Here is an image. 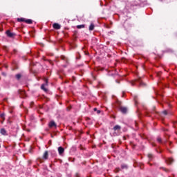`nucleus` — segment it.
<instances>
[{"label": "nucleus", "mask_w": 177, "mask_h": 177, "mask_svg": "<svg viewBox=\"0 0 177 177\" xmlns=\"http://www.w3.org/2000/svg\"><path fill=\"white\" fill-rule=\"evenodd\" d=\"M44 81L46 83L43 84L41 85V88L43 91H44V92H48V89L46 88H45V86H46V85H48V79H45Z\"/></svg>", "instance_id": "f257e3e1"}, {"label": "nucleus", "mask_w": 177, "mask_h": 177, "mask_svg": "<svg viewBox=\"0 0 177 177\" xmlns=\"http://www.w3.org/2000/svg\"><path fill=\"white\" fill-rule=\"evenodd\" d=\"M6 35H8V37H9L10 38H13L15 36V33L10 32V30H7L6 31Z\"/></svg>", "instance_id": "f03ea898"}, {"label": "nucleus", "mask_w": 177, "mask_h": 177, "mask_svg": "<svg viewBox=\"0 0 177 177\" xmlns=\"http://www.w3.org/2000/svg\"><path fill=\"white\" fill-rule=\"evenodd\" d=\"M48 157H49V153L48 152V151H46L43 154V160H48Z\"/></svg>", "instance_id": "7ed1b4c3"}, {"label": "nucleus", "mask_w": 177, "mask_h": 177, "mask_svg": "<svg viewBox=\"0 0 177 177\" xmlns=\"http://www.w3.org/2000/svg\"><path fill=\"white\" fill-rule=\"evenodd\" d=\"M48 127H49V128H53V127H55V128H56L57 125L54 121H51V122H50Z\"/></svg>", "instance_id": "20e7f679"}, {"label": "nucleus", "mask_w": 177, "mask_h": 177, "mask_svg": "<svg viewBox=\"0 0 177 177\" xmlns=\"http://www.w3.org/2000/svg\"><path fill=\"white\" fill-rule=\"evenodd\" d=\"M58 153L60 156H62V154L63 153H64V148L62 147H58Z\"/></svg>", "instance_id": "39448f33"}, {"label": "nucleus", "mask_w": 177, "mask_h": 177, "mask_svg": "<svg viewBox=\"0 0 177 177\" xmlns=\"http://www.w3.org/2000/svg\"><path fill=\"white\" fill-rule=\"evenodd\" d=\"M120 109L121 113H123V114H125L127 111H128V109H127V107L121 106Z\"/></svg>", "instance_id": "423d86ee"}, {"label": "nucleus", "mask_w": 177, "mask_h": 177, "mask_svg": "<svg viewBox=\"0 0 177 177\" xmlns=\"http://www.w3.org/2000/svg\"><path fill=\"white\" fill-rule=\"evenodd\" d=\"M53 28H55V30H60V25L59 24H54L53 25Z\"/></svg>", "instance_id": "0eeeda50"}, {"label": "nucleus", "mask_w": 177, "mask_h": 177, "mask_svg": "<svg viewBox=\"0 0 177 177\" xmlns=\"http://www.w3.org/2000/svg\"><path fill=\"white\" fill-rule=\"evenodd\" d=\"M0 133H1V135H8V133L6 132V130L5 129H1Z\"/></svg>", "instance_id": "6e6552de"}, {"label": "nucleus", "mask_w": 177, "mask_h": 177, "mask_svg": "<svg viewBox=\"0 0 177 177\" xmlns=\"http://www.w3.org/2000/svg\"><path fill=\"white\" fill-rule=\"evenodd\" d=\"M121 130V126L120 125H115L113 127V131H120Z\"/></svg>", "instance_id": "1a4fd4ad"}, {"label": "nucleus", "mask_w": 177, "mask_h": 177, "mask_svg": "<svg viewBox=\"0 0 177 177\" xmlns=\"http://www.w3.org/2000/svg\"><path fill=\"white\" fill-rule=\"evenodd\" d=\"M138 82L139 83L140 86H146V84L142 82V80H139Z\"/></svg>", "instance_id": "9d476101"}, {"label": "nucleus", "mask_w": 177, "mask_h": 177, "mask_svg": "<svg viewBox=\"0 0 177 177\" xmlns=\"http://www.w3.org/2000/svg\"><path fill=\"white\" fill-rule=\"evenodd\" d=\"M166 162H167L168 164H172V162H174V159L168 158L167 160H166Z\"/></svg>", "instance_id": "9b49d317"}, {"label": "nucleus", "mask_w": 177, "mask_h": 177, "mask_svg": "<svg viewBox=\"0 0 177 177\" xmlns=\"http://www.w3.org/2000/svg\"><path fill=\"white\" fill-rule=\"evenodd\" d=\"M25 23H27V24H32V20H31V19H25Z\"/></svg>", "instance_id": "f8f14e48"}, {"label": "nucleus", "mask_w": 177, "mask_h": 177, "mask_svg": "<svg viewBox=\"0 0 177 177\" xmlns=\"http://www.w3.org/2000/svg\"><path fill=\"white\" fill-rule=\"evenodd\" d=\"M95 28V25L93 24H91L89 26V30L93 31V30Z\"/></svg>", "instance_id": "ddd939ff"}, {"label": "nucleus", "mask_w": 177, "mask_h": 177, "mask_svg": "<svg viewBox=\"0 0 177 177\" xmlns=\"http://www.w3.org/2000/svg\"><path fill=\"white\" fill-rule=\"evenodd\" d=\"M121 168L122 169H128V166L127 165H122Z\"/></svg>", "instance_id": "4468645a"}, {"label": "nucleus", "mask_w": 177, "mask_h": 177, "mask_svg": "<svg viewBox=\"0 0 177 177\" xmlns=\"http://www.w3.org/2000/svg\"><path fill=\"white\" fill-rule=\"evenodd\" d=\"M15 77L17 80H20L21 78V74H17Z\"/></svg>", "instance_id": "2eb2a0df"}, {"label": "nucleus", "mask_w": 177, "mask_h": 177, "mask_svg": "<svg viewBox=\"0 0 177 177\" xmlns=\"http://www.w3.org/2000/svg\"><path fill=\"white\" fill-rule=\"evenodd\" d=\"M85 28V25H78L77 26V28Z\"/></svg>", "instance_id": "dca6fc26"}, {"label": "nucleus", "mask_w": 177, "mask_h": 177, "mask_svg": "<svg viewBox=\"0 0 177 177\" xmlns=\"http://www.w3.org/2000/svg\"><path fill=\"white\" fill-rule=\"evenodd\" d=\"M17 20L18 21H26V19L24 18H18Z\"/></svg>", "instance_id": "f3484780"}, {"label": "nucleus", "mask_w": 177, "mask_h": 177, "mask_svg": "<svg viewBox=\"0 0 177 177\" xmlns=\"http://www.w3.org/2000/svg\"><path fill=\"white\" fill-rule=\"evenodd\" d=\"M0 117H1V118H2V120H5V113H1L0 115Z\"/></svg>", "instance_id": "a211bd4d"}, {"label": "nucleus", "mask_w": 177, "mask_h": 177, "mask_svg": "<svg viewBox=\"0 0 177 177\" xmlns=\"http://www.w3.org/2000/svg\"><path fill=\"white\" fill-rule=\"evenodd\" d=\"M157 141L158 142V143H161L162 140H161V138L160 137H158Z\"/></svg>", "instance_id": "6ab92c4d"}, {"label": "nucleus", "mask_w": 177, "mask_h": 177, "mask_svg": "<svg viewBox=\"0 0 177 177\" xmlns=\"http://www.w3.org/2000/svg\"><path fill=\"white\" fill-rule=\"evenodd\" d=\"M148 157H149V160H151V158H153V155L149 153V154H148Z\"/></svg>", "instance_id": "aec40b11"}, {"label": "nucleus", "mask_w": 177, "mask_h": 177, "mask_svg": "<svg viewBox=\"0 0 177 177\" xmlns=\"http://www.w3.org/2000/svg\"><path fill=\"white\" fill-rule=\"evenodd\" d=\"M115 172L117 174V173H118V172H120V168H116L115 169Z\"/></svg>", "instance_id": "412c9836"}, {"label": "nucleus", "mask_w": 177, "mask_h": 177, "mask_svg": "<svg viewBox=\"0 0 177 177\" xmlns=\"http://www.w3.org/2000/svg\"><path fill=\"white\" fill-rule=\"evenodd\" d=\"M162 113L165 115H167V114H168V112L167 111H164Z\"/></svg>", "instance_id": "4be33fe9"}, {"label": "nucleus", "mask_w": 177, "mask_h": 177, "mask_svg": "<svg viewBox=\"0 0 177 177\" xmlns=\"http://www.w3.org/2000/svg\"><path fill=\"white\" fill-rule=\"evenodd\" d=\"M176 125H177V122H175V123L174 124V128H176Z\"/></svg>", "instance_id": "5701e85b"}, {"label": "nucleus", "mask_w": 177, "mask_h": 177, "mask_svg": "<svg viewBox=\"0 0 177 177\" xmlns=\"http://www.w3.org/2000/svg\"><path fill=\"white\" fill-rule=\"evenodd\" d=\"M162 169H164V171H165V172H169V170L165 168H162Z\"/></svg>", "instance_id": "b1692460"}, {"label": "nucleus", "mask_w": 177, "mask_h": 177, "mask_svg": "<svg viewBox=\"0 0 177 177\" xmlns=\"http://www.w3.org/2000/svg\"><path fill=\"white\" fill-rule=\"evenodd\" d=\"M2 75H4V77H6V73H2Z\"/></svg>", "instance_id": "393cba45"}, {"label": "nucleus", "mask_w": 177, "mask_h": 177, "mask_svg": "<svg viewBox=\"0 0 177 177\" xmlns=\"http://www.w3.org/2000/svg\"><path fill=\"white\" fill-rule=\"evenodd\" d=\"M97 114H100V110H97Z\"/></svg>", "instance_id": "a878e982"}, {"label": "nucleus", "mask_w": 177, "mask_h": 177, "mask_svg": "<svg viewBox=\"0 0 177 177\" xmlns=\"http://www.w3.org/2000/svg\"><path fill=\"white\" fill-rule=\"evenodd\" d=\"M39 160L40 161V162H42V158H39Z\"/></svg>", "instance_id": "bb28decb"}, {"label": "nucleus", "mask_w": 177, "mask_h": 177, "mask_svg": "<svg viewBox=\"0 0 177 177\" xmlns=\"http://www.w3.org/2000/svg\"><path fill=\"white\" fill-rule=\"evenodd\" d=\"M94 111H97V108H94Z\"/></svg>", "instance_id": "cd10ccee"}, {"label": "nucleus", "mask_w": 177, "mask_h": 177, "mask_svg": "<svg viewBox=\"0 0 177 177\" xmlns=\"http://www.w3.org/2000/svg\"><path fill=\"white\" fill-rule=\"evenodd\" d=\"M176 134H177V132H176Z\"/></svg>", "instance_id": "c85d7f7f"}]
</instances>
